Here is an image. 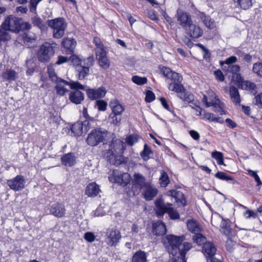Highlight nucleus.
Returning <instances> with one entry per match:
<instances>
[{
	"instance_id": "ddd939ff",
	"label": "nucleus",
	"mask_w": 262,
	"mask_h": 262,
	"mask_svg": "<svg viewBox=\"0 0 262 262\" xmlns=\"http://www.w3.org/2000/svg\"><path fill=\"white\" fill-rule=\"evenodd\" d=\"M216 248L211 242H205L202 247V252L207 258V261L212 258H215L214 255L216 252Z\"/></svg>"
},
{
	"instance_id": "79ce46f5",
	"label": "nucleus",
	"mask_w": 262,
	"mask_h": 262,
	"mask_svg": "<svg viewBox=\"0 0 262 262\" xmlns=\"http://www.w3.org/2000/svg\"><path fill=\"white\" fill-rule=\"evenodd\" d=\"M84 133H86L91 128L93 129L95 126V120L93 118L85 119L82 121Z\"/></svg>"
},
{
	"instance_id": "2f4dec72",
	"label": "nucleus",
	"mask_w": 262,
	"mask_h": 262,
	"mask_svg": "<svg viewBox=\"0 0 262 262\" xmlns=\"http://www.w3.org/2000/svg\"><path fill=\"white\" fill-rule=\"evenodd\" d=\"M71 129L72 133L75 136H80L84 133L82 121H77L75 122L72 125Z\"/></svg>"
},
{
	"instance_id": "dca6fc26",
	"label": "nucleus",
	"mask_w": 262,
	"mask_h": 262,
	"mask_svg": "<svg viewBox=\"0 0 262 262\" xmlns=\"http://www.w3.org/2000/svg\"><path fill=\"white\" fill-rule=\"evenodd\" d=\"M167 194L168 196L174 198L176 202L178 204H180L183 206H185L186 205V201L183 193L180 190H170L167 192Z\"/></svg>"
},
{
	"instance_id": "7ed1b4c3",
	"label": "nucleus",
	"mask_w": 262,
	"mask_h": 262,
	"mask_svg": "<svg viewBox=\"0 0 262 262\" xmlns=\"http://www.w3.org/2000/svg\"><path fill=\"white\" fill-rule=\"evenodd\" d=\"M47 24L52 30L53 38L60 39L64 36L68 24L63 17L48 20Z\"/></svg>"
},
{
	"instance_id": "864d4df0",
	"label": "nucleus",
	"mask_w": 262,
	"mask_h": 262,
	"mask_svg": "<svg viewBox=\"0 0 262 262\" xmlns=\"http://www.w3.org/2000/svg\"><path fill=\"white\" fill-rule=\"evenodd\" d=\"M139 136L137 134L130 135L126 137V142L128 145L133 146L138 141Z\"/></svg>"
},
{
	"instance_id": "58836bf2",
	"label": "nucleus",
	"mask_w": 262,
	"mask_h": 262,
	"mask_svg": "<svg viewBox=\"0 0 262 262\" xmlns=\"http://www.w3.org/2000/svg\"><path fill=\"white\" fill-rule=\"evenodd\" d=\"M215 177L216 178L227 182L231 181V183L234 184L236 183V181L234 180V178L227 175L226 173L223 171H217L215 174Z\"/></svg>"
},
{
	"instance_id": "f257e3e1",
	"label": "nucleus",
	"mask_w": 262,
	"mask_h": 262,
	"mask_svg": "<svg viewBox=\"0 0 262 262\" xmlns=\"http://www.w3.org/2000/svg\"><path fill=\"white\" fill-rule=\"evenodd\" d=\"M125 148V143L118 139L113 140L109 145V148L105 155L107 161L114 165L122 164L124 162L122 154Z\"/></svg>"
},
{
	"instance_id": "052dcab7",
	"label": "nucleus",
	"mask_w": 262,
	"mask_h": 262,
	"mask_svg": "<svg viewBox=\"0 0 262 262\" xmlns=\"http://www.w3.org/2000/svg\"><path fill=\"white\" fill-rule=\"evenodd\" d=\"M237 60L236 57L234 56H231L227 58L225 61H221L220 64L221 66H223L224 64H228V66H231L232 64L235 63Z\"/></svg>"
},
{
	"instance_id": "6e6d98bb",
	"label": "nucleus",
	"mask_w": 262,
	"mask_h": 262,
	"mask_svg": "<svg viewBox=\"0 0 262 262\" xmlns=\"http://www.w3.org/2000/svg\"><path fill=\"white\" fill-rule=\"evenodd\" d=\"M94 62V58L93 56H90L89 57L84 59L82 60V66L84 67L90 68L93 66Z\"/></svg>"
},
{
	"instance_id": "e433bc0d",
	"label": "nucleus",
	"mask_w": 262,
	"mask_h": 262,
	"mask_svg": "<svg viewBox=\"0 0 262 262\" xmlns=\"http://www.w3.org/2000/svg\"><path fill=\"white\" fill-rule=\"evenodd\" d=\"M187 227L189 231L194 234L201 232V229L198 224L193 220L187 221Z\"/></svg>"
},
{
	"instance_id": "13d9d810",
	"label": "nucleus",
	"mask_w": 262,
	"mask_h": 262,
	"mask_svg": "<svg viewBox=\"0 0 262 262\" xmlns=\"http://www.w3.org/2000/svg\"><path fill=\"white\" fill-rule=\"evenodd\" d=\"M247 172L249 175L251 177H253L255 181L257 183V186H260L262 184V182L259 177V176L257 174V172L253 171L251 169H248Z\"/></svg>"
},
{
	"instance_id": "bf43d9fd",
	"label": "nucleus",
	"mask_w": 262,
	"mask_h": 262,
	"mask_svg": "<svg viewBox=\"0 0 262 262\" xmlns=\"http://www.w3.org/2000/svg\"><path fill=\"white\" fill-rule=\"evenodd\" d=\"M169 79L172 81L171 82H181L182 80V76L179 73L172 72Z\"/></svg>"
},
{
	"instance_id": "7c9ffc66",
	"label": "nucleus",
	"mask_w": 262,
	"mask_h": 262,
	"mask_svg": "<svg viewBox=\"0 0 262 262\" xmlns=\"http://www.w3.org/2000/svg\"><path fill=\"white\" fill-rule=\"evenodd\" d=\"M200 18L204 24L208 29H212L215 27L214 20L211 19L210 16L206 15L204 13H201Z\"/></svg>"
},
{
	"instance_id": "f704fd0d",
	"label": "nucleus",
	"mask_w": 262,
	"mask_h": 262,
	"mask_svg": "<svg viewBox=\"0 0 262 262\" xmlns=\"http://www.w3.org/2000/svg\"><path fill=\"white\" fill-rule=\"evenodd\" d=\"M239 88L243 90L251 91L253 95L255 94L256 92V85L255 83L249 80H245L243 81Z\"/></svg>"
},
{
	"instance_id": "37998d69",
	"label": "nucleus",
	"mask_w": 262,
	"mask_h": 262,
	"mask_svg": "<svg viewBox=\"0 0 262 262\" xmlns=\"http://www.w3.org/2000/svg\"><path fill=\"white\" fill-rule=\"evenodd\" d=\"M108 119L111 124L115 126H119L122 120V115L110 113L108 116Z\"/></svg>"
},
{
	"instance_id": "c03bdc74",
	"label": "nucleus",
	"mask_w": 262,
	"mask_h": 262,
	"mask_svg": "<svg viewBox=\"0 0 262 262\" xmlns=\"http://www.w3.org/2000/svg\"><path fill=\"white\" fill-rule=\"evenodd\" d=\"M31 20L33 25L39 28L41 31H45L47 29V26L43 23L40 17H33L31 18Z\"/></svg>"
},
{
	"instance_id": "4468645a",
	"label": "nucleus",
	"mask_w": 262,
	"mask_h": 262,
	"mask_svg": "<svg viewBox=\"0 0 262 262\" xmlns=\"http://www.w3.org/2000/svg\"><path fill=\"white\" fill-rule=\"evenodd\" d=\"M88 97L91 100H95L104 97L106 93V90L103 86L98 89H88L86 90Z\"/></svg>"
},
{
	"instance_id": "c9c22d12",
	"label": "nucleus",
	"mask_w": 262,
	"mask_h": 262,
	"mask_svg": "<svg viewBox=\"0 0 262 262\" xmlns=\"http://www.w3.org/2000/svg\"><path fill=\"white\" fill-rule=\"evenodd\" d=\"M220 231L225 236H230L231 228L226 220L223 219L220 224Z\"/></svg>"
},
{
	"instance_id": "423d86ee",
	"label": "nucleus",
	"mask_w": 262,
	"mask_h": 262,
	"mask_svg": "<svg viewBox=\"0 0 262 262\" xmlns=\"http://www.w3.org/2000/svg\"><path fill=\"white\" fill-rule=\"evenodd\" d=\"M20 23H21V18L11 15L6 18L1 26L0 29L6 32L10 31L18 33L20 31Z\"/></svg>"
},
{
	"instance_id": "bb28decb",
	"label": "nucleus",
	"mask_w": 262,
	"mask_h": 262,
	"mask_svg": "<svg viewBox=\"0 0 262 262\" xmlns=\"http://www.w3.org/2000/svg\"><path fill=\"white\" fill-rule=\"evenodd\" d=\"M110 106L112 110V112L111 113L122 115L124 111V107L117 99L111 100L110 103Z\"/></svg>"
},
{
	"instance_id": "412c9836",
	"label": "nucleus",
	"mask_w": 262,
	"mask_h": 262,
	"mask_svg": "<svg viewBox=\"0 0 262 262\" xmlns=\"http://www.w3.org/2000/svg\"><path fill=\"white\" fill-rule=\"evenodd\" d=\"M98 64L104 70H107L110 66V60L108 59L106 52L101 49L97 54Z\"/></svg>"
},
{
	"instance_id": "a18cd8bd",
	"label": "nucleus",
	"mask_w": 262,
	"mask_h": 262,
	"mask_svg": "<svg viewBox=\"0 0 262 262\" xmlns=\"http://www.w3.org/2000/svg\"><path fill=\"white\" fill-rule=\"evenodd\" d=\"M77 71H78V79L82 80L89 74L90 69L81 65L78 68Z\"/></svg>"
},
{
	"instance_id": "aec40b11",
	"label": "nucleus",
	"mask_w": 262,
	"mask_h": 262,
	"mask_svg": "<svg viewBox=\"0 0 262 262\" xmlns=\"http://www.w3.org/2000/svg\"><path fill=\"white\" fill-rule=\"evenodd\" d=\"M76 157L73 152H69L63 155L61 158L62 165L67 167L74 166L76 163Z\"/></svg>"
},
{
	"instance_id": "a211bd4d",
	"label": "nucleus",
	"mask_w": 262,
	"mask_h": 262,
	"mask_svg": "<svg viewBox=\"0 0 262 262\" xmlns=\"http://www.w3.org/2000/svg\"><path fill=\"white\" fill-rule=\"evenodd\" d=\"M76 41L73 38H65L61 42V46L67 54H72L76 46Z\"/></svg>"
},
{
	"instance_id": "0eeeda50",
	"label": "nucleus",
	"mask_w": 262,
	"mask_h": 262,
	"mask_svg": "<svg viewBox=\"0 0 262 262\" xmlns=\"http://www.w3.org/2000/svg\"><path fill=\"white\" fill-rule=\"evenodd\" d=\"M185 239L184 235L178 236L173 234H169L166 236H163L161 241L166 248L171 247L173 250H178L179 252L180 247L183 245L182 243Z\"/></svg>"
},
{
	"instance_id": "39448f33",
	"label": "nucleus",
	"mask_w": 262,
	"mask_h": 262,
	"mask_svg": "<svg viewBox=\"0 0 262 262\" xmlns=\"http://www.w3.org/2000/svg\"><path fill=\"white\" fill-rule=\"evenodd\" d=\"M55 48H57L56 43L46 42L42 44L37 53L38 60L41 62H48L54 56Z\"/></svg>"
},
{
	"instance_id": "4c0bfd02",
	"label": "nucleus",
	"mask_w": 262,
	"mask_h": 262,
	"mask_svg": "<svg viewBox=\"0 0 262 262\" xmlns=\"http://www.w3.org/2000/svg\"><path fill=\"white\" fill-rule=\"evenodd\" d=\"M153 152L150 148L146 144H144L143 150L140 152V156L142 159L146 161L151 158Z\"/></svg>"
},
{
	"instance_id": "1a4fd4ad",
	"label": "nucleus",
	"mask_w": 262,
	"mask_h": 262,
	"mask_svg": "<svg viewBox=\"0 0 262 262\" xmlns=\"http://www.w3.org/2000/svg\"><path fill=\"white\" fill-rule=\"evenodd\" d=\"M176 17L179 24L186 30L193 23L190 14L180 9L177 10Z\"/></svg>"
},
{
	"instance_id": "4d7b16f0",
	"label": "nucleus",
	"mask_w": 262,
	"mask_h": 262,
	"mask_svg": "<svg viewBox=\"0 0 262 262\" xmlns=\"http://www.w3.org/2000/svg\"><path fill=\"white\" fill-rule=\"evenodd\" d=\"M236 244V242L232 240L230 236L228 237L226 242V249L229 252H232L233 251L234 247Z\"/></svg>"
},
{
	"instance_id": "a19ab883",
	"label": "nucleus",
	"mask_w": 262,
	"mask_h": 262,
	"mask_svg": "<svg viewBox=\"0 0 262 262\" xmlns=\"http://www.w3.org/2000/svg\"><path fill=\"white\" fill-rule=\"evenodd\" d=\"M53 66V64H50L47 67V71L49 79L52 82H55L61 78L57 77Z\"/></svg>"
},
{
	"instance_id": "5701e85b",
	"label": "nucleus",
	"mask_w": 262,
	"mask_h": 262,
	"mask_svg": "<svg viewBox=\"0 0 262 262\" xmlns=\"http://www.w3.org/2000/svg\"><path fill=\"white\" fill-rule=\"evenodd\" d=\"M186 30L188 34L192 38H198L201 37L203 34V30L199 26L193 24V23Z\"/></svg>"
},
{
	"instance_id": "ea45409f",
	"label": "nucleus",
	"mask_w": 262,
	"mask_h": 262,
	"mask_svg": "<svg viewBox=\"0 0 262 262\" xmlns=\"http://www.w3.org/2000/svg\"><path fill=\"white\" fill-rule=\"evenodd\" d=\"M235 54H236L239 58H242L243 60L248 63H251L252 61V56L248 53H246L240 49H237L235 51Z\"/></svg>"
},
{
	"instance_id": "09e8293b",
	"label": "nucleus",
	"mask_w": 262,
	"mask_h": 262,
	"mask_svg": "<svg viewBox=\"0 0 262 262\" xmlns=\"http://www.w3.org/2000/svg\"><path fill=\"white\" fill-rule=\"evenodd\" d=\"M159 181L161 186L163 187H165L169 183V179L166 172L162 171Z\"/></svg>"
},
{
	"instance_id": "3c124183",
	"label": "nucleus",
	"mask_w": 262,
	"mask_h": 262,
	"mask_svg": "<svg viewBox=\"0 0 262 262\" xmlns=\"http://www.w3.org/2000/svg\"><path fill=\"white\" fill-rule=\"evenodd\" d=\"M107 103L104 100H97L95 102V107L99 111H105L107 108Z\"/></svg>"
},
{
	"instance_id": "2eb2a0df",
	"label": "nucleus",
	"mask_w": 262,
	"mask_h": 262,
	"mask_svg": "<svg viewBox=\"0 0 262 262\" xmlns=\"http://www.w3.org/2000/svg\"><path fill=\"white\" fill-rule=\"evenodd\" d=\"M151 232L154 235L163 236L166 234L167 229L165 224L161 221H158L152 222Z\"/></svg>"
},
{
	"instance_id": "9d476101",
	"label": "nucleus",
	"mask_w": 262,
	"mask_h": 262,
	"mask_svg": "<svg viewBox=\"0 0 262 262\" xmlns=\"http://www.w3.org/2000/svg\"><path fill=\"white\" fill-rule=\"evenodd\" d=\"M150 182L146 181L145 178L140 173H135L134 175L133 181V188L134 191L141 192L143 189Z\"/></svg>"
},
{
	"instance_id": "b1692460",
	"label": "nucleus",
	"mask_w": 262,
	"mask_h": 262,
	"mask_svg": "<svg viewBox=\"0 0 262 262\" xmlns=\"http://www.w3.org/2000/svg\"><path fill=\"white\" fill-rule=\"evenodd\" d=\"M84 99V94L79 90H74L69 94V100L75 104H80Z\"/></svg>"
},
{
	"instance_id": "c756f323",
	"label": "nucleus",
	"mask_w": 262,
	"mask_h": 262,
	"mask_svg": "<svg viewBox=\"0 0 262 262\" xmlns=\"http://www.w3.org/2000/svg\"><path fill=\"white\" fill-rule=\"evenodd\" d=\"M147 253L142 250L136 252L132 256V262H147Z\"/></svg>"
},
{
	"instance_id": "a878e982",
	"label": "nucleus",
	"mask_w": 262,
	"mask_h": 262,
	"mask_svg": "<svg viewBox=\"0 0 262 262\" xmlns=\"http://www.w3.org/2000/svg\"><path fill=\"white\" fill-rule=\"evenodd\" d=\"M229 94L233 103L236 105H241V96L238 89L235 86H230Z\"/></svg>"
},
{
	"instance_id": "4be33fe9",
	"label": "nucleus",
	"mask_w": 262,
	"mask_h": 262,
	"mask_svg": "<svg viewBox=\"0 0 262 262\" xmlns=\"http://www.w3.org/2000/svg\"><path fill=\"white\" fill-rule=\"evenodd\" d=\"M210 103H208L207 107L213 106L215 110L214 112L219 113L221 115L225 114V112L223 110L224 103L219 99L217 95H214V99Z\"/></svg>"
},
{
	"instance_id": "680f3d73",
	"label": "nucleus",
	"mask_w": 262,
	"mask_h": 262,
	"mask_svg": "<svg viewBox=\"0 0 262 262\" xmlns=\"http://www.w3.org/2000/svg\"><path fill=\"white\" fill-rule=\"evenodd\" d=\"M159 68L161 70V72L162 73L163 76L169 79L173 71H172L170 68L162 67L161 65L159 66Z\"/></svg>"
},
{
	"instance_id": "6e6552de",
	"label": "nucleus",
	"mask_w": 262,
	"mask_h": 262,
	"mask_svg": "<svg viewBox=\"0 0 262 262\" xmlns=\"http://www.w3.org/2000/svg\"><path fill=\"white\" fill-rule=\"evenodd\" d=\"M26 180L22 175H17L15 178L8 180L7 184L14 191H19L24 188Z\"/></svg>"
},
{
	"instance_id": "8fccbe9b",
	"label": "nucleus",
	"mask_w": 262,
	"mask_h": 262,
	"mask_svg": "<svg viewBox=\"0 0 262 262\" xmlns=\"http://www.w3.org/2000/svg\"><path fill=\"white\" fill-rule=\"evenodd\" d=\"M132 80L134 83L139 85H143L147 82V79L146 77H142L136 75L133 76L132 77Z\"/></svg>"
},
{
	"instance_id": "473e14b6",
	"label": "nucleus",
	"mask_w": 262,
	"mask_h": 262,
	"mask_svg": "<svg viewBox=\"0 0 262 262\" xmlns=\"http://www.w3.org/2000/svg\"><path fill=\"white\" fill-rule=\"evenodd\" d=\"M3 79L5 80L11 81L15 80L17 77V73L13 70L7 69L2 74Z\"/></svg>"
},
{
	"instance_id": "e2e57ef3",
	"label": "nucleus",
	"mask_w": 262,
	"mask_h": 262,
	"mask_svg": "<svg viewBox=\"0 0 262 262\" xmlns=\"http://www.w3.org/2000/svg\"><path fill=\"white\" fill-rule=\"evenodd\" d=\"M232 78L239 88L241 86L242 82L245 81L240 73L233 75Z\"/></svg>"
},
{
	"instance_id": "5fc2aeb1",
	"label": "nucleus",
	"mask_w": 262,
	"mask_h": 262,
	"mask_svg": "<svg viewBox=\"0 0 262 262\" xmlns=\"http://www.w3.org/2000/svg\"><path fill=\"white\" fill-rule=\"evenodd\" d=\"M69 85L71 89L75 90H84V85L81 84L78 81L71 80L70 81H69Z\"/></svg>"
},
{
	"instance_id": "338daca9",
	"label": "nucleus",
	"mask_w": 262,
	"mask_h": 262,
	"mask_svg": "<svg viewBox=\"0 0 262 262\" xmlns=\"http://www.w3.org/2000/svg\"><path fill=\"white\" fill-rule=\"evenodd\" d=\"M69 60L74 65L77 66L78 67L82 65V60L75 55H72L70 57Z\"/></svg>"
},
{
	"instance_id": "393cba45",
	"label": "nucleus",
	"mask_w": 262,
	"mask_h": 262,
	"mask_svg": "<svg viewBox=\"0 0 262 262\" xmlns=\"http://www.w3.org/2000/svg\"><path fill=\"white\" fill-rule=\"evenodd\" d=\"M55 83H56L55 90L57 94L60 96H64L66 93L69 92V90L64 87L65 85H69V81L63 79H60Z\"/></svg>"
},
{
	"instance_id": "cd10ccee",
	"label": "nucleus",
	"mask_w": 262,
	"mask_h": 262,
	"mask_svg": "<svg viewBox=\"0 0 262 262\" xmlns=\"http://www.w3.org/2000/svg\"><path fill=\"white\" fill-rule=\"evenodd\" d=\"M100 189L99 186L95 183H91L88 184L85 188V194L89 196H95L99 192Z\"/></svg>"
},
{
	"instance_id": "69168bd1",
	"label": "nucleus",
	"mask_w": 262,
	"mask_h": 262,
	"mask_svg": "<svg viewBox=\"0 0 262 262\" xmlns=\"http://www.w3.org/2000/svg\"><path fill=\"white\" fill-rule=\"evenodd\" d=\"M200 102L198 101L193 102V105H189V106L191 107L192 109H193L195 111L196 115L198 116L202 115V108L199 105Z\"/></svg>"
},
{
	"instance_id": "0e129e2a",
	"label": "nucleus",
	"mask_w": 262,
	"mask_h": 262,
	"mask_svg": "<svg viewBox=\"0 0 262 262\" xmlns=\"http://www.w3.org/2000/svg\"><path fill=\"white\" fill-rule=\"evenodd\" d=\"M241 68L237 64L228 66L227 71L232 73V75L239 73Z\"/></svg>"
},
{
	"instance_id": "6ab92c4d",
	"label": "nucleus",
	"mask_w": 262,
	"mask_h": 262,
	"mask_svg": "<svg viewBox=\"0 0 262 262\" xmlns=\"http://www.w3.org/2000/svg\"><path fill=\"white\" fill-rule=\"evenodd\" d=\"M192 248L190 243L184 242L183 245L179 249V255L175 258L174 262H187L185 259V255L187 251Z\"/></svg>"
},
{
	"instance_id": "9b49d317",
	"label": "nucleus",
	"mask_w": 262,
	"mask_h": 262,
	"mask_svg": "<svg viewBox=\"0 0 262 262\" xmlns=\"http://www.w3.org/2000/svg\"><path fill=\"white\" fill-rule=\"evenodd\" d=\"M158 192V189L154 185L151 184L150 182L147 185L145 186L141 191L142 195L147 201L152 200L157 195Z\"/></svg>"
},
{
	"instance_id": "72a5a7b5",
	"label": "nucleus",
	"mask_w": 262,
	"mask_h": 262,
	"mask_svg": "<svg viewBox=\"0 0 262 262\" xmlns=\"http://www.w3.org/2000/svg\"><path fill=\"white\" fill-rule=\"evenodd\" d=\"M168 89L177 93H184L185 89L181 82H170L169 83Z\"/></svg>"
},
{
	"instance_id": "603ef678",
	"label": "nucleus",
	"mask_w": 262,
	"mask_h": 262,
	"mask_svg": "<svg viewBox=\"0 0 262 262\" xmlns=\"http://www.w3.org/2000/svg\"><path fill=\"white\" fill-rule=\"evenodd\" d=\"M23 40L25 43H32L35 40V35L31 32L25 33L22 36Z\"/></svg>"
},
{
	"instance_id": "f8f14e48",
	"label": "nucleus",
	"mask_w": 262,
	"mask_h": 262,
	"mask_svg": "<svg viewBox=\"0 0 262 262\" xmlns=\"http://www.w3.org/2000/svg\"><path fill=\"white\" fill-rule=\"evenodd\" d=\"M106 236H107L106 242L110 246L116 245L121 238L120 231L116 229H112L107 231Z\"/></svg>"
},
{
	"instance_id": "49530a36",
	"label": "nucleus",
	"mask_w": 262,
	"mask_h": 262,
	"mask_svg": "<svg viewBox=\"0 0 262 262\" xmlns=\"http://www.w3.org/2000/svg\"><path fill=\"white\" fill-rule=\"evenodd\" d=\"M192 239L194 242L196 243L199 245H203L205 242H207L206 237L203 236L201 232L193 235Z\"/></svg>"
},
{
	"instance_id": "774afa93",
	"label": "nucleus",
	"mask_w": 262,
	"mask_h": 262,
	"mask_svg": "<svg viewBox=\"0 0 262 262\" xmlns=\"http://www.w3.org/2000/svg\"><path fill=\"white\" fill-rule=\"evenodd\" d=\"M155 94L150 90H148L146 92L145 100L146 102H151L155 99Z\"/></svg>"
},
{
	"instance_id": "de8ad7c7",
	"label": "nucleus",
	"mask_w": 262,
	"mask_h": 262,
	"mask_svg": "<svg viewBox=\"0 0 262 262\" xmlns=\"http://www.w3.org/2000/svg\"><path fill=\"white\" fill-rule=\"evenodd\" d=\"M252 71L257 77L262 78V62H257L254 63L253 64Z\"/></svg>"
},
{
	"instance_id": "20e7f679",
	"label": "nucleus",
	"mask_w": 262,
	"mask_h": 262,
	"mask_svg": "<svg viewBox=\"0 0 262 262\" xmlns=\"http://www.w3.org/2000/svg\"><path fill=\"white\" fill-rule=\"evenodd\" d=\"M108 132L105 129L97 127L92 129L88 134L86 139V143L90 146L94 147L100 143H104Z\"/></svg>"
},
{
	"instance_id": "f3484780",
	"label": "nucleus",
	"mask_w": 262,
	"mask_h": 262,
	"mask_svg": "<svg viewBox=\"0 0 262 262\" xmlns=\"http://www.w3.org/2000/svg\"><path fill=\"white\" fill-rule=\"evenodd\" d=\"M50 212L57 217H61L66 213L64 205L62 203H55L51 206Z\"/></svg>"
},
{
	"instance_id": "c85d7f7f",
	"label": "nucleus",
	"mask_w": 262,
	"mask_h": 262,
	"mask_svg": "<svg viewBox=\"0 0 262 262\" xmlns=\"http://www.w3.org/2000/svg\"><path fill=\"white\" fill-rule=\"evenodd\" d=\"M235 6L240 8L244 10H247L251 8L255 0H233Z\"/></svg>"
},
{
	"instance_id": "f03ea898",
	"label": "nucleus",
	"mask_w": 262,
	"mask_h": 262,
	"mask_svg": "<svg viewBox=\"0 0 262 262\" xmlns=\"http://www.w3.org/2000/svg\"><path fill=\"white\" fill-rule=\"evenodd\" d=\"M171 203H165L164 199L159 198L155 201V211L157 217H161L167 213L170 219L177 220L180 217L177 210L171 207Z\"/></svg>"
}]
</instances>
